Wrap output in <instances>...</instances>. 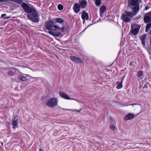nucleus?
<instances>
[{
	"mask_svg": "<svg viewBox=\"0 0 151 151\" xmlns=\"http://www.w3.org/2000/svg\"><path fill=\"white\" fill-rule=\"evenodd\" d=\"M45 24L47 29L50 30L48 33L50 35H53L54 37H58L63 32L64 30V28L59 27L57 25H54V22L52 21H50L47 23H46Z\"/></svg>",
	"mask_w": 151,
	"mask_h": 151,
	"instance_id": "obj_1",
	"label": "nucleus"
},
{
	"mask_svg": "<svg viewBox=\"0 0 151 151\" xmlns=\"http://www.w3.org/2000/svg\"><path fill=\"white\" fill-rule=\"evenodd\" d=\"M137 13L135 12H130L125 11L121 16V19L125 23L130 22L131 19Z\"/></svg>",
	"mask_w": 151,
	"mask_h": 151,
	"instance_id": "obj_2",
	"label": "nucleus"
},
{
	"mask_svg": "<svg viewBox=\"0 0 151 151\" xmlns=\"http://www.w3.org/2000/svg\"><path fill=\"white\" fill-rule=\"evenodd\" d=\"M138 0H128V7H132V6L134 7L132 8V10L133 12H138L139 10V7L138 4Z\"/></svg>",
	"mask_w": 151,
	"mask_h": 151,
	"instance_id": "obj_3",
	"label": "nucleus"
},
{
	"mask_svg": "<svg viewBox=\"0 0 151 151\" xmlns=\"http://www.w3.org/2000/svg\"><path fill=\"white\" fill-rule=\"evenodd\" d=\"M58 100L56 97H52L49 99L46 103V105L49 107L54 108L58 105Z\"/></svg>",
	"mask_w": 151,
	"mask_h": 151,
	"instance_id": "obj_4",
	"label": "nucleus"
},
{
	"mask_svg": "<svg viewBox=\"0 0 151 151\" xmlns=\"http://www.w3.org/2000/svg\"><path fill=\"white\" fill-rule=\"evenodd\" d=\"M33 12H32V15H28L27 17L31 21L35 22H37L39 21V16L37 13L36 12L37 11L34 9Z\"/></svg>",
	"mask_w": 151,
	"mask_h": 151,
	"instance_id": "obj_5",
	"label": "nucleus"
},
{
	"mask_svg": "<svg viewBox=\"0 0 151 151\" xmlns=\"http://www.w3.org/2000/svg\"><path fill=\"white\" fill-rule=\"evenodd\" d=\"M22 7L24 9L25 12L28 13H31L33 12L34 8L30 7L26 3H22L21 5Z\"/></svg>",
	"mask_w": 151,
	"mask_h": 151,
	"instance_id": "obj_6",
	"label": "nucleus"
},
{
	"mask_svg": "<svg viewBox=\"0 0 151 151\" xmlns=\"http://www.w3.org/2000/svg\"><path fill=\"white\" fill-rule=\"evenodd\" d=\"M140 27L139 25L137 24H135L134 26L131 25L130 32H131L132 34L136 35L139 31Z\"/></svg>",
	"mask_w": 151,
	"mask_h": 151,
	"instance_id": "obj_7",
	"label": "nucleus"
},
{
	"mask_svg": "<svg viewBox=\"0 0 151 151\" xmlns=\"http://www.w3.org/2000/svg\"><path fill=\"white\" fill-rule=\"evenodd\" d=\"M144 21L146 23H148L151 21V11L146 14L144 18Z\"/></svg>",
	"mask_w": 151,
	"mask_h": 151,
	"instance_id": "obj_8",
	"label": "nucleus"
},
{
	"mask_svg": "<svg viewBox=\"0 0 151 151\" xmlns=\"http://www.w3.org/2000/svg\"><path fill=\"white\" fill-rule=\"evenodd\" d=\"M70 59L76 63H83L81 59L73 56H71Z\"/></svg>",
	"mask_w": 151,
	"mask_h": 151,
	"instance_id": "obj_9",
	"label": "nucleus"
},
{
	"mask_svg": "<svg viewBox=\"0 0 151 151\" xmlns=\"http://www.w3.org/2000/svg\"><path fill=\"white\" fill-rule=\"evenodd\" d=\"M78 2L79 5L82 9L85 8L87 4L86 0H79Z\"/></svg>",
	"mask_w": 151,
	"mask_h": 151,
	"instance_id": "obj_10",
	"label": "nucleus"
},
{
	"mask_svg": "<svg viewBox=\"0 0 151 151\" xmlns=\"http://www.w3.org/2000/svg\"><path fill=\"white\" fill-rule=\"evenodd\" d=\"M60 96L63 99H71L70 96L65 93L62 91H60L59 92Z\"/></svg>",
	"mask_w": 151,
	"mask_h": 151,
	"instance_id": "obj_11",
	"label": "nucleus"
},
{
	"mask_svg": "<svg viewBox=\"0 0 151 151\" xmlns=\"http://www.w3.org/2000/svg\"><path fill=\"white\" fill-rule=\"evenodd\" d=\"M81 8L79 4L78 3L75 4L73 7V9L75 13H77L79 12L80 11Z\"/></svg>",
	"mask_w": 151,
	"mask_h": 151,
	"instance_id": "obj_12",
	"label": "nucleus"
},
{
	"mask_svg": "<svg viewBox=\"0 0 151 151\" xmlns=\"http://www.w3.org/2000/svg\"><path fill=\"white\" fill-rule=\"evenodd\" d=\"M134 117V114L132 113H129L126 115L124 117V119L125 121L131 119Z\"/></svg>",
	"mask_w": 151,
	"mask_h": 151,
	"instance_id": "obj_13",
	"label": "nucleus"
},
{
	"mask_svg": "<svg viewBox=\"0 0 151 151\" xmlns=\"http://www.w3.org/2000/svg\"><path fill=\"white\" fill-rule=\"evenodd\" d=\"M81 17L82 19H84L86 20H88V13L85 11H83L82 13Z\"/></svg>",
	"mask_w": 151,
	"mask_h": 151,
	"instance_id": "obj_14",
	"label": "nucleus"
},
{
	"mask_svg": "<svg viewBox=\"0 0 151 151\" xmlns=\"http://www.w3.org/2000/svg\"><path fill=\"white\" fill-rule=\"evenodd\" d=\"M137 76L139 80L142 79L144 77L143 71H139L137 73Z\"/></svg>",
	"mask_w": 151,
	"mask_h": 151,
	"instance_id": "obj_15",
	"label": "nucleus"
},
{
	"mask_svg": "<svg viewBox=\"0 0 151 151\" xmlns=\"http://www.w3.org/2000/svg\"><path fill=\"white\" fill-rule=\"evenodd\" d=\"M8 1H14L19 4H21L23 2L22 0H0V2H6Z\"/></svg>",
	"mask_w": 151,
	"mask_h": 151,
	"instance_id": "obj_16",
	"label": "nucleus"
},
{
	"mask_svg": "<svg viewBox=\"0 0 151 151\" xmlns=\"http://www.w3.org/2000/svg\"><path fill=\"white\" fill-rule=\"evenodd\" d=\"M12 125L13 126V128L15 129L16 127H18V121L15 120H12Z\"/></svg>",
	"mask_w": 151,
	"mask_h": 151,
	"instance_id": "obj_17",
	"label": "nucleus"
},
{
	"mask_svg": "<svg viewBox=\"0 0 151 151\" xmlns=\"http://www.w3.org/2000/svg\"><path fill=\"white\" fill-rule=\"evenodd\" d=\"M122 81L121 82H116L117 85L116 86V88L117 89H119L122 87Z\"/></svg>",
	"mask_w": 151,
	"mask_h": 151,
	"instance_id": "obj_18",
	"label": "nucleus"
},
{
	"mask_svg": "<svg viewBox=\"0 0 151 151\" xmlns=\"http://www.w3.org/2000/svg\"><path fill=\"white\" fill-rule=\"evenodd\" d=\"M106 7L105 6H102L100 9V12L103 13H104L106 10Z\"/></svg>",
	"mask_w": 151,
	"mask_h": 151,
	"instance_id": "obj_19",
	"label": "nucleus"
},
{
	"mask_svg": "<svg viewBox=\"0 0 151 151\" xmlns=\"http://www.w3.org/2000/svg\"><path fill=\"white\" fill-rule=\"evenodd\" d=\"M55 21L57 22H59L60 23H62L64 22V20L60 18H57L55 19Z\"/></svg>",
	"mask_w": 151,
	"mask_h": 151,
	"instance_id": "obj_20",
	"label": "nucleus"
},
{
	"mask_svg": "<svg viewBox=\"0 0 151 151\" xmlns=\"http://www.w3.org/2000/svg\"><path fill=\"white\" fill-rule=\"evenodd\" d=\"M101 0H96L95 1V3L96 5L97 6H99L101 4Z\"/></svg>",
	"mask_w": 151,
	"mask_h": 151,
	"instance_id": "obj_21",
	"label": "nucleus"
},
{
	"mask_svg": "<svg viewBox=\"0 0 151 151\" xmlns=\"http://www.w3.org/2000/svg\"><path fill=\"white\" fill-rule=\"evenodd\" d=\"M19 79L22 81H28V79L27 78L25 77H20Z\"/></svg>",
	"mask_w": 151,
	"mask_h": 151,
	"instance_id": "obj_22",
	"label": "nucleus"
},
{
	"mask_svg": "<svg viewBox=\"0 0 151 151\" xmlns=\"http://www.w3.org/2000/svg\"><path fill=\"white\" fill-rule=\"evenodd\" d=\"M151 27V24H148L146 26L145 30L146 32H147L149 31L150 28Z\"/></svg>",
	"mask_w": 151,
	"mask_h": 151,
	"instance_id": "obj_23",
	"label": "nucleus"
},
{
	"mask_svg": "<svg viewBox=\"0 0 151 151\" xmlns=\"http://www.w3.org/2000/svg\"><path fill=\"white\" fill-rule=\"evenodd\" d=\"M6 14H2L1 15V18H4L6 19H9L10 18H11V16H8V17H5L6 16Z\"/></svg>",
	"mask_w": 151,
	"mask_h": 151,
	"instance_id": "obj_24",
	"label": "nucleus"
},
{
	"mask_svg": "<svg viewBox=\"0 0 151 151\" xmlns=\"http://www.w3.org/2000/svg\"><path fill=\"white\" fill-rule=\"evenodd\" d=\"M58 8L59 10H62L63 8V6L62 4H59L58 6Z\"/></svg>",
	"mask_w": 151,
	"mask_h": 151,
	"instance_id": "obj_25",
	"label": "nucleus"
},
{
	"mask_svg": "<svg viewBox=\"0 0 151 151\" xmlns=\"http://www.w3.org/2000/svg\"><path fill=\"white\" fill-rule=\"evenodd\" d=\"M141 40L142 42V44L144 46H145V42L146 38H141Z\"/></svg>",
	"mask_w": 151,
	"mask_h": 151,
	"instance_id": "obj_26",
	"label": "nucleus"
},
{
	"mask_svg": "<svg viewBox=\"0 0 151 151\" xmlns=\"http://www.w3.org/2000/svg\"><path fill=\"white\" fill-rule=\"evenodd\" d=\"M14 73L13 71H9L8 73V75L10 76H14Z\"/></svg>",
	"mask_w": 151,
	"mask_h": 151,
	"instance_id": "obj_27",
	"label": "nucleus"
},
{
	"mask_svg": "<svg viewBox=\"0 0 151 151\" xmlns=\"http://www.w3.org/2000/svg\"><path fill=\"white\" fill-rule=\"evenodd\" d=\"M110 128L113 131H114L116 130V128L114 125H111L110 127Z\"/></svg>",
	"mask_w": 151,
	"mask_h": 151,
	"instance_id": "obj_28",
	"label": "nucleus"
},
{
	"mask_svg": "<svg viewBox=\"0 0 151 151\" xmlns=\"http://www.w3.org/2000/svg\"><path fill=\"white\" fill-rule=\"evenodd\" d=\"M72 111H77V112H80V111H81V109H80V110H76V109H75L74 110H72Z\"/></svg>",
	"mask_w": 151,
	"mask_h": 151,
	"instance_id": "obj_29",
	"label": "nucleus"
},
{
	"mask_svg": "<svg viewBox=\"0 0 151 151\" xmlns=\"http://www.w3.org/2000/svg\"><path fill=\"white\" fill-rule=\"evenodd\" d=\"M12 81L13 82H17L15 78H13L12 79Z\"/></svg>",
	"mask_w": 151,
	"mask_h": 151,
	"instance_id": "obj_30",
	"label": "nucleus"
},
{
	"mask_svg": "<svg viewBox=\"0 0 151 151\" xmlns=\"http://www.w3.org/2000/svg\"><path fill=\"white\" fill-rule=\"evenodd\" d=\"M100 15L101 16V17H102V16L103 15L104 13H103L102 14V13L101 12H100Z\"/></svg>",
	"mask_w": 151,
	"mask_h": 151,
	"instance_id": "obj_31",
	"label": "nucleus"
},
{
	"mask_svg": "<svg viewBox=\"0 0 151 151\" xmlns=\"http://www.w3.org/2000/svg\"><path fill=\"white\" fill-rule=\"evenodd\" d=\"M144 88H148L146 84L144 86Z\"/></svg>",
	"mask_w": 151,
	"mask_h": 151,
	"instance_id": "obj_32",
	"label": "nucleus"
},
{
	"mask_svg": "<svg viewBox=\"0 0 151 151\" xmlns=\"http://www.w3.org/2000/svg\"><path fill=\"white\" fill-rule=\"evenodd\" d=\"M83 20V24H84V23H85V20L86 19H82Z\"/></svg>",
	"mask_w": 151,
	"mask_h": 151,
	"instance_id": "obj_33",
	"label": "nucleus"
},
{
	"mask_svg": "<svg viewBox=\"0 0 151 151\" xmlns=\"http://www.w3.org/2000/svg\"><path fill=\"white\" fill-rule=\"evenodd\" d=\"M146 37V35H144L142 36V38H145Z\"/></svg>",
	"mask_w": 151,
	"mask_h": 151,
	"instance_id": "obj_34",
	"label": "nucleus"
},
{
	"mask_svg": "<svg viewBox=\"0 0 151 151\" xmlns=\"http://www.w3.org/2000/svg\"><path fill=\"white\" fill-rule=\"evenodd\" d=\"M63 109L64 110H72L71 109Z\"/></svg>",
	"mask_w": 151,
	"mask_h": 151,
	"instance_id": "obj_35",
	"label": "nucleus"
},
{
	"mask_svg": "<svg viewBox=\"0 0 151 151\" xmlns=\"http://www.w3.org/2000/svg\"><path fill=\"white\" fill-rule=\"evenodd\" d=\"M150 45H151V38H150Z\"/></svg>",
	"mask_w": 151,
	"mask_h": 151,
	"instance_id": "obj_36",
	"label": "nucleus"
},
{
	"mask_svg": "<svg viewBox=\"0 0 151 151\" xmlns=\"http://www.w3.org/2000/svg\"><path fill=\"white\" fill-rule=\"evenodd\" d=\"M124 38H123V39H122V41H123V40H124Z\"/></svg>",
	"mask_w": 151,
	"mask_h": 151,
	"instance_id": "obj_37",
	"label": "nucleus"
},
{
	"mask_svg": "<svg viewBox=\"0 0 151 151\" xmlns=\"http://www.w3.org/2000/svg\"><path fill=\"white\" fill-rule=\"evenodd\" d=\"M39 151H43L42 150H39Z\"/></svg>",
	"mask_w": 151,
	"mask_h": 151,
	"instance_id": "obj_38",
	"label": "nucleus"
},
{
	"mask_svg": "<svg viewBox=\"0 0 151 151\" xmlns=\"http://www.w3.org/2000/svg\"><path fill=\"white\" fill-rule=\"evenodd\" d=\"M56 39H57V40H58V38H56Z\"/></svg>",
	"mask_w": 151,
	"mask_h": 151,
	"instance_id": "obj_39",
	"label": "nucleus"
}]
</instances>
